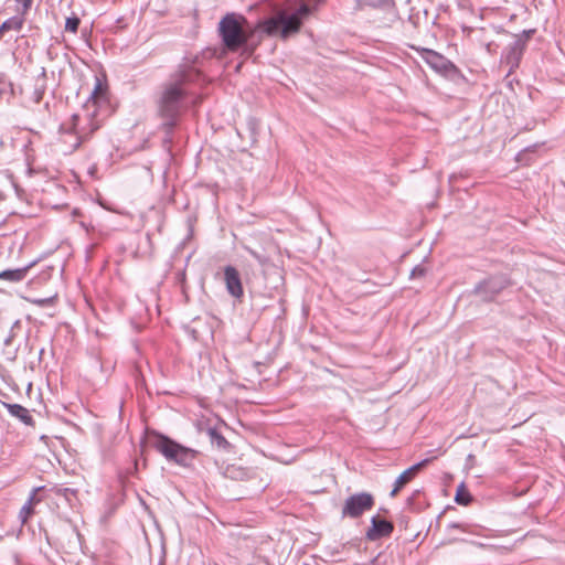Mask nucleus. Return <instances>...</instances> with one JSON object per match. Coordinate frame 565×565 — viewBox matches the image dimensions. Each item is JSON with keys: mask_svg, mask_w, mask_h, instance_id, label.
<instances>
[{"mask_svg": "<svg viewBox=\"0 0 565 565\" xmlns=\"http://www.w3.org/2000/svg\"><path fill=\"white\" fill-rule=\"evenodd\" d=\"M431 459L430 458H427V459H424L415 465H413L412 467H409L408 469L404 470L395 480V483H394V488L393 490L391 491V497H395L398 491L406 484L408 483L411 480H413L415 478V476L417 475V472L424 468Z\"/></svg>", "mask_w": 565, "mask_h": 565, "instance_id": "1a4fd4ad", "label": "nucleus"}, {"mask_svg": "<svg viewBox=\"0 0 565 565\" xmlns=\"http://www.w3.org/2000/svg\"><path fill=\"white\" fill-rule=\"evenodd\" d=\"M534 31L533 30H530V31H525L522 35H520L524 42H526L527 39H530V36L532 35Z\"/></svg>", "mask_w": 565, "mask_h": 565, "instance_id": "cd10ccee", "label": "nucleus"}, {"mask_svg": "<svg viewBox=\"0 0 565 565\" xmlns=\"http://www.w3.org/2000/svg\"><path fill=\"white\" fill-rule=\"evenodd\" d=\"M199 77L198 70L192 66H184L164 86L159 102V113L167 120L166 125L174 126L183 100L190 94L188 84L195 82Z\"/></svg>", "mask_w": 565, "mask_h": 565, "instance_id": "f03ea898", "label": "nucleus"}, {"mask_svg": "<svg viewBox=\"0 0 565 565\" xmlns=\"http://www.w3.org/2000/svg\"><path fill=\"white\" fill-rule=\"evenodd\" d=\"M372 526L366 532V537L371 541H375L380 537L388 536L393 532V524L385 520H380L376 516L371 519Z\"/></svg>", "mask_w": 565, "mask_h": 565, "instance_id": "f8f14e48", "label": "nucleus"}, {"mask_svg": "<svg viewBox=\"0 0 565 565\" xmlns=\"http://www.w3.org/2000/svg\"><path fill=\"white\" fill-rule=\"evenodd\" d=\"M457 542H468L467 540L465 539H448L447 541L444 542V544H452V543H457Z\"/></svg>", "mask_w": 565, "mask_h": 565, "instance_id": "bb28decb", "label": "nucleus"}, {"mask_svg": "<svg viewBox=\"0 0 565 565\" xmlns=\"http://www.w3.org/2000/svg\"><path fill=\"white\" fill-rule=\"evenodd\" d=\"M525 42L521 36H516L504 50L501 62L505 63L510 72L516 68L520 64Z\"/></svg>", "mask_w": 565, "mask_h": 565, "instance_id": "6e6552de", "label": "nucleus"}, {"mask_svg": "<svg viewBox=\"0 0 565 565\" xmlns=\"http://www.w3.org/2000/svg\"><path fill=\"white\" fill-rule=\"evenodd\" d=\"M15 2L21 6V14L24 15L29 12L32 7L33 0H15Z\"/></svg>", "mask_w": 565, "mask_h": 565, "instance_id": "4be33fe9", "label": "nucleus"}, {"mask_svg": "<svg viewBox=\"0 0 565 565\" xmlns=\"http://www.w3.org/2000/svg\"><path fill=\"white\" fill-rule=\"evenodd\" d=\"M10 342H11L10 338L6 340V344H10Z\"/></svg>", "mask_w": 565, "mask_h": 565, "instance_id": "7c9ffc66", "label": "nucleus"}, {"mask_svg": "<svg viewBox=\"0 0 565 565\" xmlns=\"http://www.w3.org/2000/svg\"><path fill=\"white\" fill-rule=\"evenodd\" d=\"M311 12L310 7L302 2L299 8L292 12L282 11L276 18L264 22L263 29L268 35H279L287 39L297 33L306 19Z\"/></svg>", "mask_w": 565, "mask_h": 565, "instance_id": "7ed1b4c3", "label": "nucleus"}, {"mask_svg": "<svg viewBox=\"0 0 565 565\" xmlns=\"http://www.w3.org/2000/svg\"><path fill=\"white\" fill-rule=\"evenodd\" d=\"M152 445L167 460L185 467L191 465L198 454L196 450L184 447L160 434L154 436Z\"/></svg>", "mask_w": 565, "mask_h": 565, "instance_id": "39448f33", "label": "nucleus"}, {"mask_svg": "<svg viewBox=\"0 0 565 565\" xmlns=\"http://www.w3.org/2000/svg\"><path fill=\"white\" fill-rule=\"evenodd\" d=\"M246 19L236 13H227L218 22V34L224 47L230 52H236L247 44L248 32L244 28Z\"/></svg>", "mask_w": 565, "mask_h": 565, "instance_id": "20e7f679", "label": "nucleus"}, {"mask_svg": "<svg viewBox=\"0 0 565 565\" xmlns=\"http://www.w3.org/2000/svg\"><path fill=\"white\" fill-rule=\"evenodd\" d=\"M472 498L470 495V493L468 492V490L466 489L465 484L461 483L458 488H457V492H456V497H455V501L458 503V504H461V505H468L470 502H471Z\"/></svg>", "mask_w": 565, "mask_h": 565, "instance_id": "f3484780", "label": "nucleus"}, {"mask_svg": "<svg viewBox=\"0 0 565 565\" xmlns=\"http://www.w3.org/2000/svg\"><path fill=\"white\" fill-rule=\"evenodd\" d=\"M107 100L103 89L102 82L96 78V83L88 99L83 106L82 111L74 114L67 128V137L74 136V142L70 145V152L76 150L83 141H85L95 130H97L103 121V108H106Z\"/></svg>", "mask_w": 565, "mask_h": 565, "instance_id": "f257e3e1", "label": "nucleus"}, {"mask_svg": "<svg viewBox=\"0 0 565 565\" xmlns=\"http://www.w3.org/2000/svg\"><path fill=\"white\" fill-rule=\"evenodd\" d=\"M81 20L77 15L73 14L68 17L65 21V31L71 33H76L79 26Z\"/></svg>", "mask_w": 565, "mask_h": 565, "instance_id": "6ab92c4d", "label": "nucleus"}, {"mask_svg": "<svg viewBox=\"0 0 565 565\" xmlns=\"http://www.w3.org/2000/svg\"><path fill=\"white\" fill-rule=\"evenodd\" d=\"M447 529H460L463 532H469L465 525L459 524V523H450L447 525Z\"/></svg>", "mask_w": 565, "mask_h": 565, "instance_id": "393cba45", "label": "nucleus"}, {"mask_svg": "<svg viewBox=\"0 0 565 565\" xmlns=\"http://www.w3.org/2000/svg\"><path fill=\"white\" fill-rule=\"evenodd\" d=\"M420 57L436 72H445L448 68L449 61L444 57L441 54L428 50V49H417Z\"/></svg>", "mask_w": 565, "mask_h": 565, "instance_id": "9b49d317", "label": "nucleus"}, {"mask_svg": "<svg viewBox=\"0 0 565 565\" xmlns=\"http://www.w3.org/2000/svg\"><path fill=\"white\" fill-rule=\"evenodd\" d=\"M23 22H24L23 15L22 17H12V18L6 20L0 25V36L3 34V32L9 31V30L20 31L23 26Z\"/></svg>", "mask_w": 565, "mask_h": 565, "instance_id": "2eb2a0df", "label": "nucleus"}, {"mask_svg": "<svg viewBox=\"0 0 565 565\" xmlns=\"http://www.w3.org/2000/svg\"><path fill=\"white\" fill-rule=\"evenodd\" d=\"M207 435L210 437L211 444L216 446L217 448L224 449L228 446V441L215 428H209Z\"/></svg>", "mask_w": 565, "mask_h": 565, "instance_id": "dca6fc26", "label": "nucleus"}, {"mask_svg": "<svg viewBox=\"0 0 565 565\" xmlns=\"http://www.w3.org/2000/svg\"><path fill=\"white\" fill-rule=\"evenodd\" d=\"M42 489H43L42 487L34 488L26 502L33 507H35L38 503H40L42 501V499L40 497H38V492L41 491Z\"/></svg>", "mask_w": 565, "mask_h": 565, "instance_id": "412c9836", "label": "nucleus"}, {"mask_svg": "<svg viewBox=\"0 0 565 565\" xmlns=\"http://www.w3.org/2000/svg\"><path fill=\"white\" fill-rule=\"evenodd\" d=\"M425 274H426V268L419 265V266H416V267L412 270V273H411V277H412V278L423 277V276H425Z\"/></svg>", "mask_w": 565, "mask_h": 565, "instance_id": "5701e85b", "label": "nucleus"}, {"mask_svg": "<svg viewBox=\"0 0 565 565\" xmlns=\"http://www.w3.org/2000/svg\"><path fill=\"white\" fill-rule=\"evenodd\" d=\"M50 301H51L50 298H46V299H35V300H33V303L43 307L46 303H49Z\"/></svg>", "mask_w": 565, "mask_h": 565, "instance_id": "a878e982", "label": "nucleus"}, {"mask_svg": "<svg viewBox=\"0 0 565 565\" xmlns=\"http://www.w3.org/2000/svg\"><path fill=\"white\" fill-rule=\"evenodd\" d=\"M469 543L478 546V547H484V544L483 543H479V542H473V541H469Z\"/></svg>", "mask_w": 565, "mask_h": 565, "instance_id": "c85d7f7f", "label": "nucleus"}, {"mask_svg": "<svg viewBox=\"0 0 565 565\" xmlns=\"http://www.w3.org/2000/svg\"><path fill=\"white\" fill-rule=\"evenodd\" d=\"M34 513V507L25 502L19 512V519L22 524H25L30 516Z\"/></svg>", "mask_w": 565, "mask_h": 565, "instance_id": "a211bd4d", "label": "nucleus"}, {"mask_svg": "<svg viewBox=\"0 0 565 565\" xmlns=\"http://www.w3.org/2000/svg\"><path fill=\"white\" fill-rule=\"evenodd\" d=\"M509 280L505 276L490 277L476 286L475 292L484 301L494 299L507 286Z\"/></svg>", "mask_w": 565, "mask_h": 565, "instance_id": "0eeeda50", "label": "nucleus"}, {"mask_svg": "<svg viewBox=\"0 0 565 565\" xmlns=\"http://www.w3.org/2000/svg\"><path fill=\"white\" fill-rule=\"evenodd\" d=\"M56 493L58 495H63L65 498H68V494H73L74 490H72L70 488H60V489L56 490Z\"/></svg>", "mask_w": 565, "mask_h": 565, "instance_id": "b1692460", "label": "nucleus"}, {"mask_svg": "<svg viewBox=\"0 0 565 565\" xmlns=\"http://www.w3.org/2000/svg\"><path fill=\"white\" fill-rule=\"evenodd\" d=\"M6 407L12 416L19 418L22 423H24L26 425L32 424V422H33L32 416L30 415L29 411L25 407H23L22 405L7 404Z\"/></svg>", "mask_w": 565, "mask_h": 565, "instance_id": "4468645a", "label": "nucleus"}, {"mask_svg": "<svg viewBox=\"0 0 565 565\" xmlns=\"http://www.w3.org/2000/svg\"><path fill=\"white\" fill-rule=\"evenodd\" d=\"M224 280L228 294L235 298L243 296V287L241 277L237 269L233 266H226L224 268Z\"/></svg>", "mask_w": 565, "mask_h": 565, "instance_id": "9d476101", "label": "nucleus"}, {"mask_svg": "<svg viewBox=\"0 0 565 565\" xmlns=\"http://www.w3.org/2000/svg\"><path fill=\"white\" fill-rule=\"evenodd\" d=\"M374 505V498L369 492H359L348 497L342 507V518L355 519L365 511H370Z\"/></svg>", "mask_w": 565, "mask_h": 565, "instance_id": "423d86ee", "label": "nucleus"}, {"mask_svg": "<svg viewBox=\"0 0 565 565\" xmlns=\"http://www.w3.org/2000/svg\"><path fill=\"white\" fill-rule=\"evenodd\" d=\"M246 250L258 262V264L262 266V267H265L268 265L269 263V258L264 255V254H259L257 253L256 250L249 248V247H246Z\"/></svg>", "mask_w": 565, "mask_h": 565, "instance_id": "aec40b11", "label": "nucleus"}, {"mask_svg": "<svg viewBox=\"0 0 565 565\" xmlns=\"http://www.w3.org/2000/svg\"><path fill=\"white\" fill-rule=\"evenodd\" d=\"M70 533H71L72 536L73 535L78 536V533L75 531V529H71Z\"/></svg>", "mask_w": 565, "mask_h": 565, "instance_id": "c756f323", "label": "nucleus"}, {"mask_svg": "<svg viewBox=\"0 0 565 565\" xmlns=\"http://www.w3.org/2000/svg\"><path fill=\"white\" fill-rule=\"evenodd\" d=\"M30 267L31 265L22 268L2 270L0 271V280H6L9 282H19L25 278Z\"/></svg>", "mask_w": 565, "mask_h": 565, "instance_id": "ddd939ff", "label": "nucleus"}]
</instances>
